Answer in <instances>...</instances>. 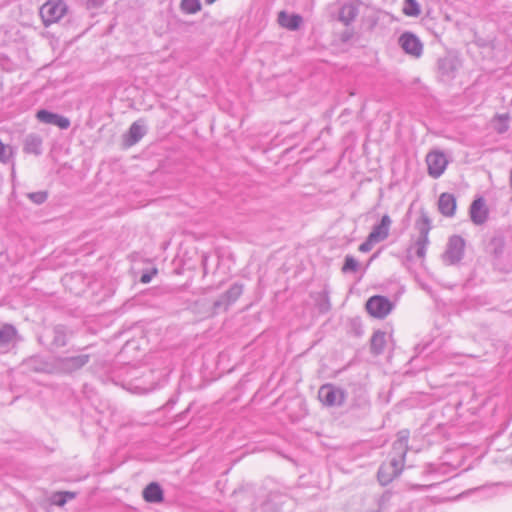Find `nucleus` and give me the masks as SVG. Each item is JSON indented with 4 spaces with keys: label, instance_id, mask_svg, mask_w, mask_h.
<instances>
[{
    "label": "nucleus",
    "instance_id": "nucleus-1",
    "mask_svg": "<svg viewBox=\"0 0 512 512\" xmlns=\"http://www.w3.org/2000/svg\"><path fill=\"white\" fill-rule=\"evenodd\" d=\"M487 252L493 257V265L498 270L509 272L512 269V251L506 246L503 236L492 237Z\"/></svg>",
    "mask_w": 512,
    "mask_h": 512
},
{
    "label": "nucleus",
    "instance_id": "nucleus-2",
    "mask_svg": "<svg viewBox=\"0 0 512 512\" xmlns=\"http://www.w3.org/2000/svg\"><path fill=\"white\" fill-rule=\"evenodd\" d=\"M79 351L80 353L76 355L55 357V374L70 375L86 366L91 360V355L84 353V349H80Z\"/></svg>",
    "mask_w": 512,
    "mask_h": 512
},
{
    "label": "nucleus",
    "instance_id": "nucleus-3",
    "mask_svg": "<svg viewBox=\"0 0 512 512\" xmlns=\"http://www.w3.org/2000/svg\"><path fill=\"white\" fill-rule=\"evenodd\" d=\"M67 6L62 0H48L40 8V16L45 27L59 21L66 13Z\"/></svg>",
    "mask_w": 512,
    "mask_h": 512
},
{
    "label": "nucleus",
    "instance_id": "nucleus-4",
    "mask_svg": "<svg viewBox=\"0 0 512 512\" xmlns=\"http://www.w3.org/2000/svg\"><path fill=\"white\" fill-rule=\"evenodd\" d=\"M465 251V240L459 235H453L449 238L442 260L446 265L458 264Z\"/></svg>",
    "mask_w": 512,
    "mask_h": 512
},
{
    "label": "nucleus",
    "instance_id": "nucleus-5",
    "mask_svg": "<svg viewBox=\"0 0 512 512\" xmlns=\"http://www.w3.org/2000/svg\"><path fill=\"white\" fill-rule=\"evenodd\" d=\"M318 398L325 406H340L344 403L345 392L333 384H324L319 388Z\"/></svg>",
    "mask_w": 512,
    "mask_h": 512
},
{
    "label": "nucleus",
    "instance_id": "nucleus-6",
    "mask_svg": "<svg viewBox=\"0 0 512 512\" xmlns=\"http://www.w3.org/2000/svg\"><path fill=\"white\" fill-rule=\"evenodd\" d=\"M402 50L413 58H420L423 54V43L420 38L409 31L402 33L398 39Z\"/></svg>",
    "mask_w": 512,
    "mask_h": 512
},
{
    "label": "nucleus",
    "instance_id": "nucleus-7",
    "mask_svg": "<svg viewBox=\"0 0 512 512\" xmlns=\"http://www.w3.org/2000/svg\"><path fill=\"white\" fill-rule=\"evenodd\" d=\"M404 465L401 459H390L389 462L383 463L377 472V478L381 485L385 486L398 477Z\"/></svg>",
    "mask_w": 512,
    "mask_h": 512
},
{
    "label": "nucleus",
    "instance_id": "nucleus-8",
    "mask_svg": "<svg viewBox=\"0 0 512 512\" xmlns=\"http://www.w3.org/2000/svg\"><path fill=\"white\" fill-rule=\"evenodd\" d=\"M393 304L384 296H373L366 303L367 311L374 317L383 319L392 310Z\"/></svg>",
    "mask_w": 512,
    "mask_h": 512
},
{
    "label": "nucleus",
    "instance_id": "nucleus-9",
    "mask_svg": "<svg viewBox=\"0 0 512 512\" xmlns=\"http://www.w3.org/2000/svg\"><path fill=\"white\" fill-rule=\"evenodd\" d=\"M243 293V285L234 283L225 293L214 302L213 309L217 313L220 310L226 311Z\"/></svg>",
    "mask_w": 512,
    "mask_h": 512
},
{
    "label": "nucleus",
    "instance_id": "nucleus-10",
    "mask_svg": "<svg viewBox=\"0 0 512 512\" xmlns=\"http://www.w3.org/2000/svg\"><path fill=\"white\" fill-rule=\"evenodd\" d=\"M426 163L428 166V173L433 178L440 177L448 164V160L444 153L439 151H432L426 156Z\"/></svg>",
    "mask_w": 512,
    "mask_h": 512
},
{
    "label": "nucleus",
    "instance_id": "nucleus-11",
    "mask_svg": "<svg viewBox=\"0 0 512 512\" xmlns=\"http://www.w3.org/2000/svg\"><path fill=\"white\" fill-rule=\"evenodd\" d=\"M36 118L41 123L54 125L63 130L68 129L71 125L67 117L45 109L37 111Z\"/></svg>",
    "mask_w": 512,
    "mask_h": 512
},
{
    "label": "nucleus",
    "instance_id": "nucleus-12",
    "mask_svg": "<svg viewBox=\"0 0 512 512\" xmlns=\"http://www.w3.org/2000/svg\"><path fill=\"white\" fill-rule=\"evenodd\" d=\"M71 333L64 325H56L49 331V337L51 338L49 349H59L67 345L68 339Z\"/></svg>",
    "mask_w": 512,
    "mask_h": 512
},
{
    "label": "nucleus",
    "instance_id": "nucleus-13",
    "mask_svg": "<svg viewBox=\"0 0 512 512\" xmlns=\"http://www.w3.org/2000/svg\"><path fill=\"white\" fill-rule=\"evenodd\" d=\"M408 440H409V431L401 430L397 434V439L394 441L392 446V456L391 459H401L402 464L405 463V457L408 451Z\"/></svg>",
    "mask_w": 512,
    "mask_h": 512
},
{
    "label": "nucleus",
    "instance_id": "nucleus-14",
    "mask_svg": "<svg viewBox=\"0 0 512 512\" xmlns=\"http://www.w3.org/2000/svg\"><path fill=\"white\" fill-rule=\"evenodd\" d=\"M17 330L11 324H4L0 327V349L9 351L17 342Z\"/></svg>",
    "mask_w": 512,
    "mask_h": 512
},
{
    "label": "nucleus",
    "instance_id": "nucleus-15",
    "mask_svg": "<svg viewBox=\"0 0 512 512\" xmlns=\"http://www.w3.org/2000/svg\"><path fill=\"white\" fill-rule=\"evenodd\" d=\"M147 129L142 120L133 122L124 136V143L126 146L131 147L138 143L146 134Z\"/></svg>",
    "mask_w": 512,
    "mask_h": 512
},
{
    "label": "nucleus",
    "instance_id": "nucleus-16",
    "mask_svg": "<svg viewBox=\"0 0 512 512\" xmlns=\"http://www.w3.org/2000/svg\"><path fill=\"white\" fill-rule=\"evenodd\" d=\"M24 366L33 372L55 373L54 359L48 362L40 356H33L24 361Z\"/></svg>",
    "mask_w": 512,
    "mask_h": 512
},
{
    "label": "nucleus",
    "instance_id": "nucleus-17",
    "mask_svg": "<svg viewBox=\"0 0 512 512\" xmlns=\"http://www.w3.org/2000/svg\"><path fill=\"white\" fill-rule=\"evenodd\" d=\"M392 220L389 215H383L380 223L376 224L372 231L369 233L370 239H373L377 243L384 241L389 236V230Z\"/></svg>",
    "mask_w": 512,
    "mask_h": 512
},
{
    "label": "nucleus",
    "instance_id": "nucleus-18",
    "mask_svg": "<svg viewBox=\"0 0 512 512\" xmlns=\"http://www.w3.org/2000/svg\"><path fill=\"white\" fill-rule=\"evenodd\" d=\"M470 218L476 225H482L487 221L488 210L485 207L483 198L475 199L470 206Z\"/></svg>",
    "mask_w": 512,
    "mask_h": 512
},
{
    "label": "nucleus",
    "instance_id": "nucleus-19",
    "mask_svg": "<svg viewBox=\"0 0 512 512\" xmlns=\"http://www.w3.org/2000/svg\"><path fill=\"white\" fill-rule=\"evenodd\" d=\"M438 71L441 76L452 79L455 77V73L458 69V60L452 56H445L440 58L437 62Z\"/></svg>",
    "mask_w": 512,
    "mask_h": 512
},
{
    "label": "nucleus",
    "instance_id": "nucleus-20",
    "mask_svg": "<svg viewBox=\"0 0 512 512\" xmlns=\"http://www.w3.org/2000/svg\"><path fill=\"white\" fill-rule=\"evenodd\" d=\"M43 139L39 134H27L23 140V151L27 154L41 155Z\"/></svg>",
    "mask_w": 512,
    "mask_h": 512
},
{
    "label": "nucleus",
    "instance_id": "nucleus-21",
    "mask_svg": "<svg viewBox=\"0 0 512 512\" xmlns=\"http://www.w3.org/2000/svg\"><path fill=\"white\" fill-rule=\"evenodd\" d=\"M303 18L299 14H289L286 11H280L278 14V23L283 28L290 31H296L300 28Z\"/></svg>",
    "mask_w": 512,
    "mask_h": 512
},
{
    "label": "nucleus",
    "instance_id": "nucleus-22",
    "mask_svg": "<svg viewBox=\"0 0 512 512\" xmlns=\"http://www.w3.org/2000/svg\"><path fill=\"white\" fill-rule=\"evenodd\" d=\"M438 209L445 217H453L456 210V198L453 194L442 193L438 200Z\"/></svg>",
    "mask_w": 512,
    "mask_h": 512
},
{
    "label": "nucleus",
    "instance_id": "nucleus-23",
    "mask_svg": "<svg viewBox=\"0 0 512 512\" xmlns=\"http://www.w3.org/2000/svg\"><path fill=\"white\" fill-rule=\"evenodd\" d=\"M142 495L144 500L148 503H160L163 501V490L156 482L148 484L144 488Z\"/></svg>",
    "mask_w": 512,
    "mask_h": 512
},
{
    "label": "nucleus",
    "instance_id": "nucleus-24",
    "mask_svg": "<svg viewBox=\"0 0 512 512\" xmlns=\"http://www.w3.org/2000/svg\"><path fill=\"white\" fill-rule=\"evenodd\" d=\"M415 228L419 233L417 238L429 239V232L432 228V223L427 213L423 211L421 212L419 218L415 222Z\"/></svg>",
    "mask_w": 512,
    "mask_h": 512
},
{
    "label": "nucleus",
    "instance_id": "nucleus-25",
    "mask_svg": "<svg viewBox=\"0 0 512 512\" xmlns=\"http://www.w3.org/2000/svg\"><path fill=\"white\" fill-rule=\"evenodd\" d=\"M386 344V334L382 331H376L371 338L370 349L375 355L383 353Z\"/></svg>",
    "mask_w": 512,
    "mask_h": 512
},
{
    "label": "nucleus",
    "instance_id": "nucleus-26",
    "mask_svg": "<svg viewBox=\"0 0 512 512\" xmlns=\"http://www.w3.org/2000/svg\"><path fill=\"white\" fill-rule=\"evenodd\" d=\"M358 15V9L352 4L342 6L339 14L340 20L346 25L350 24Z\"/></svg>",
    "mask_w": 512,
    "mask_h": 512
},
{
    "label": "nucleus",
    "instance_id": "nucleus-27",
    "mask_svg": "<svg viewBox=\"0 0 512 512\" xmlns=\"http://www.w3.org/2000/svg\"><path fill=\"white\" fill-rule=\"evenodd\" d=\"M509 117L506 114L496 115L492 121L494 130L503 134L509 129Z\"/></svg>",
    "mask_w": 512,
    "mask_h": 512
},
{
    "label": "nucleus",
    "instance_id": "nucleus-28",
    "mask_svg": "<svg viewBox=\"0 0 512 512\" xmlns=\"http://www.w3.org/2000/svg\"><path fill=\"white\" fill-rule=\"evenodd\" d=\"M403 13L406 16L418 17L421 14L419 3L416 0H404Z\"/></svg>",
    "mask_w": 512,
    "mask_h": 512
},
{
    "label": "nucleus",
    "instance_id": "nucleus-29",
    "mask_svg": "<svg viewBox=\"0 0 512 512\" xmlns=\"http://www.w3.org/2000/svg\"><path fill=\"white\" fill-rule=\"evenodd\" d=\"M180 8L186 14H195L201 10L200 0H181Z\"/></svg>",
    "mask_w": 512,
    "mask_h": 512
},
{
    "label": "nucleus",
    "instance_id": "nucleus-30",
    "mask_svg": "<svg viewBox=\"0 0 512 512\" xmlns=\"http://www.w3.org/2000/svg\"><path fill=\"white\" fill-rule=\"evenodd\" d=\"M359 263L358 261L351 255L345 256L344 265L342 267V272H356L358 270Z\"/></svg>",
    "mask_w": 512,
    "mask_h": 512
},
{
    "label": "nucleus",
    "instance_id": "nucleus-31",
    "mask_svg": "<svg viewBox=\"0 0 512 512\" xmlns=\"http://www.w3.org/2000/svg\"><path fill=\"white\" fill-rule=\"evenodd\" d=\"M429 245V239H419L417 238L415 241V254L418 258H424L426 255V250Z\"/></svg>",
    "mask_w": 512,
    "mask_h": 512
},
{
    "label": "nucleus",
    "instance_id": "nucleus-32",
    "mask_svg": "<svg viewBox=\"0 0 512 512\" xmlns=\"http://www.w3.org/2000/svg\"><path fill=\"white\" fill-rule=\"evenodd\" d=\"M276 499V495L271 494L270 498L262 504L263 512H280L281 507L278 503L274 504V500Z\"/></svg>",
    "mask_w": 512,
    "mask_h": 512
},
{
    "label": "nucleus",
    "instance_id": "nucleus-33",
    "mask_svg": "<svg viewBox=\"0 0 512 512\" xmlns=\"http://www.w3.org/2000/svg\"><path fill=\"white\" fill-rule=\"evenodd\" d=\"M47 197L48 195L45 191L32 192L28 194V198L35 204L44 203L47 200Z\"/></svg>",
    "mask_w": 512,
    "mask_h": 512
},
{
    "label": "nucleus",
    "instance_id": "nucleus-34",
    "mask_svg": "<svg viewBox=\"0 0 512 512\" xmlns=\"http://www.w3.org/2000/svg\"><path fill=\"white\" fill-rule=\"evenodd\" d=\"M51 503L59 507L64 506L67 503V501L65 499V496L63 495V492L54 493L51 496Z\"/></svg>",
    "mask_w": 512,
    "mask_h": 512
},
{
    "label": "nucleus",
    "instance_id": "nucleus-35",
    "mask_svg": "<svg viewBox=\"0 0 512 512\" xmlns=\"http://www.w3.org/2000/svg\"><path fill=\"white\" fill-rule=\"evenodd\" d=\"M375 244H377V242L374 241L373 239H370V237L368 236L366 238V240L362 244H360L359 251L363 252V253H367L372 250V248Z\"/></svg>",
    "mask_w": 512,
    "mask_h": 512
},
{
    "label": "nucleus",
    "instance_id": "nucleus-36",
    "mask_svg": "<svg viewBox=\"0 0 512 512\" xmlns=\"http://www.w3.org/2000/svg\"><path fill=\"white\" fill-rule=\"evenodd\" d=\"M157 273V270L154 269L152 273H144L141 275L140 281L143 284H147L152 280L153 275Z\"/></svg>",
    "mask_w": 512,
    "mask_h": 512
},
{
    "label": "nucleus",
    "instance_id": "nucleus-37",
    "mask_svg": "<svg viewBox=\"0 0 512 512\" xmlns=\"http://www.w3.org/2000/svg\"><path fill=\"white\" fill-rule=\"evenodd\" d=\"M63 495L65 496L66 501L72 500L76 497V493L70 491H64Z\"/></svg>",
    "mask_w": 512,
    "mask_h": 512
},
{
    "label": "nucleus",
    "instance_id": "nucleus-38",
    "mask_svg": "<svg viewBox=\"0 0 512 512\" xmlns=\"http://www.w3.org/2000/svg\"><path fill=\"white\" fill-rule=\"evenodd\" d=\"M425 348H426V346H420V345H417V346L415 347V350H416L419 354H421V353L425 350Z\"/></svg>",
    "mask_w": 512,
    "mask_h": 512
},
{
    "label": "nucleus",
    "instance_id": "nucleus-39",
    "mask_svg": "<svg viewBox=\"0 0 512 512\" xmlns=\"http://www.w3.org/2000/svg\"><path fill=\"white\" fill-rule=\"evenodd\" d=\"M509 185H510V188L512 189V169L510 170V174H509Z\"/></svg>",
    "mask_w": 512,
    "mask_h": 512
},
{
    "label": "nucleus",
    "instance_id": "nucleus-40",
    "mask_svg": "<svg viewBox=\"0 0 512 512\" xmlns=\"http://www.w3.org/2000/svg\"><path fill=\"white\" fill-rule=\"evenodd\" d=\"M215 1H216V0H205V2H206L207 4H212V3H214Z\"/></svg>",
    "mask_w": 512,
    "mask_h": 512
}]
</instances>
